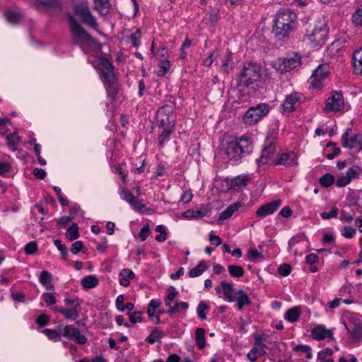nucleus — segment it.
<instances>
[{
    "mask_svg": "<svg viewBox=\"0 0 362 362\" xmlns=\"http://www.w3.org/2000/svg\"><path fill=\"white\" fill-rule=\"evenodd\" d=\"M252 148V142L248 138L243 136L228 142L224 148V153L228 161L235 164L245 154L250 153Z\"/></svg>",
    "mask_w": 362,
    "mask_h": 362,
    "instance_id": "nucleus-1",
    "label": "nucleus"
},
{
    "mask_svg": "<svg viewBox=\"0 0 362 362\" xmlns=\"http://www.w3.org/2000/svg\"><path fill=\"white\" fill-rule=\"evenodd\" d=\"M297 19L296 13L291 10H280L274 20V34L279 37H285L293 30Z\"/></svg>",
    "mask_w": 362,
    "mask_h": 362,
    "instance_id": "nucleus-2",
    "label": "nucleus"
},
{
    "mask_svg": "<svg viewBox=\"0 0 362 362\" xmlns=\"http://www.w3.org/2000/svg\"><path fill=\"white\" fill-rule=\"evenodd\" d=\"M98 65L102 73L103 81L106 88L107 96L113 101L118 93L113 64L110 59L100 57L98 58Z\"/></svg>",
    "mask_w": 362,
    "mask_h": 362,
    "instance_id": "nucleus-3",
    "label": "nucleus"
},
{
    "mask_svg": "<svg viewBox=\"0 0 362 362\" xmlns=\"http://www.w3.org/2000/svg\"><path fill=\"white\" fill-rule=\"evenodd\" d=\"M67 17L74 37V44L79 45L85 52V45L94 46L96 42L78 23L74 14L69 13Z\"/></svg>",
    "mask_w": 362,
    "mask_h": 362,
    "instance_id": "nucleus-4",
    "label": "nucleus"
},
{
    "mask_svg": "<svg viewBox=\"0 0 362 362\" xmlns=\"http://www.w3.org/2000/svg\"><path fill=\"white\" fill-rule=\"evenodd\" d=\"M260 67L255 63L245 64L238 75V86L247 87L260 77Z\"/></svg>",
    "mask_w": 362,
    "mask_h": 362,
    "instance_id": "nucleus-5",
    "label": "nucleus"
},
{
    "mask_svg": "<svg viewBox=\"0 0 362 362\" xmlns=\"http://www.w3.org/2000/svg\"><path fill=\"white\" fill-rule=\"evenodd\" d=\"M301 64V56L298 53L287 54L279 59L274 64V68L281 73L288 72L299 66Z\"/></svg>",
    "mask_w": 362,
    "mask_h": 362,
    "instance_id": "nucleus-6",
    "label": "nucleus"
},
{
    "mask_svg": "<svg viewBox=\"0 0 362 362\" xmlns=\"http://www.w3.org/2000/svg\"><path fill=\"white\" fill-rule=\"evenodd\" d=\"M269 111V106L265 103H259L255 106L250 107L244 115V122L252 125L266 116Z\"/></svg>",
    "mask_w": 362,
    "mask_h": 362,
    "instance_id": "nucleus-7",
    "label": "nucleus"
},
{
    "mask_svg": "<svg viewBox=\"0 0 362 362\" xmlns=\"http://www.w3.org/2000/svg\"><path fill=\"white\" fill-rule=\"evenodd\" d=\"M74 14L78 16L82 23L97 30L98 23L95 17L91 13L88 4L86 1L81 2L74 6Z\"/></svg>",
    "mask_w": 362,
    "mask_h": 362,
    "instance_id": "nucleus-8",
    "label": "nucleus"
},
{
    "mask_svg": "<svg viewBox=\"0 0 362 362\" xmlns=\"http://www.w3.org/2000/svg\"><path fill=\"white\" fill-rule=\"evenodd\" d=\"M329 75V65L322 64L319 65L314 71L310 79V87L319 89L322 86L323 81Z\"/></svg>",
    "mask_w": 362,
    "mask_h": 362,
    "instance_id": "nucleus-9",
    "label": "nucleus"
},
{
    "mask_svg": "<svg viewBox=\"0 0 362 362\" xmlns=\"http://www.w3.org/2000/svg\"><path fill=\"white\" fill-rule=\"evenodd\" d=\"M349 132H351V129H347L342 135L341 141L343 146L354 149V152L362 151V134H354L349 136Z\"/></svg>",
    "mask_w": 362,
    "mask_h": 362,
    "instance_id": "nucleus-10",
    "label": "nucleus"
},
{
    "mask_svg": "<svg viewBox=\"0 0 362 362\" xmlns=\"http://www.w3.org/2000/svg\"><path fill=\"white\" fill-rule=\"evenodd\" d=\"M275 150L274 137L272 134L268 133L264 141L262 154L259 159L257 160V164L261 165L267 163L269 159L273 156Z\"/></svg>",
    "mask_w": 362,
    "mask_h": 362,
    "instance_id": "nucleus-11",
    "label": "nucleus"
},
{
    "mask_svg": "<svg viewBox=\"0 0 362 362\" xmlns=\"http://www.w3.org/2000/svg\"><path fill=\"white\" fill-rule=\"evenodd\" d=\"M303 100V95L298 92H293L286 95L282 105L283 110L285 112L291 113L300 105Z\"/></svg>",
    "mask_w": 362,
    "mask_h": 362,
    "instance_id": "nucleus-12",
    "label": "nucleus"
},
{
    "mask_svg": "<svg viewBox=\"0 0 362 362\" xmlns=\"http://www.w3.org/2000/svg\"><path fill=\"white\" fill-rule=\"evenodd\" d=\"M62 335L69 340H76L80 344H85L88 341V339L81 335L79 329L74 325H66L62 329Z\"/></svg>",
    "mask_w": 362,
    "mask_h": 362,
    "instance_id": "nucleus-13",
    "label": "nucleus"
},
{
    "mask_svg": "<svg viewBox=\"0 0 362 362\" xmlns=\"http://www.w3.org/2000/svg\"><path fill=\"white\" fill-rule=\"evenodd\" d=\"M327 31L325 27L315 28L310 33L306 35V38L314 46L322 44L327 36Z\"/></svg>",
    "mask_w": 362,
    "mask_h": 362,
    "instance_id": "nucleus-14",
    "label": "nucleus"
},
{
    "mask_svg": "<svg viewBox=\"0 0 362 362\" xmlns=\"http://www.w3.org/2000/svg\"><path fill=\"white\" fill-rule=\"evenodd\" d=\"M347 332L350 333V339L353 342H357L362 340V322H350L349 323L343 322Z\"/></svg>",
    "mask_w": 362,
    "mask_h": 362,
    "instance_id": "nucleus-15",
    "label": "nucleus"
},
{
    "mask_svg": "<svg viewBox=\"0 0 362 362\" xmlns=\"http://www.w3.org/2000/svg\"><path fill=\"white\" fill-rule=\"evenodd\" d=\"M281 204V200L276 199L263 204L257 209L256 215L259 217L263 218L267 216L273 214L279 208Z\"/></svg>",
    "mask_w": 362,
    "mask_h": 362,
    "instance_id": "nucleus-16",
    "label": "nucleus"
},
{
    "mask_svg": "<svg viewBox=\"0 0 362 362\" xmlns=\"http://www.w3.org/2000/svg\"><path fill=\"white\" fill-rule=\"evenodd\" d=\"M274 165H281L286 168L296 165L297 156L293 151L279 154L274 162Z\"/></svg>",
    "mask_w": 362,
    "mask_h": 362,
    "instance_id": "nucleus-17",
    "label": "nucleus"
},
{
    "mask_svg": "<svg viewBox=\"0 0 362 362\" xmlns=\"http://www.w3.org/2000/svg\"><path fill=\"white\" fill-rule=\"evenodd\" d=\"M122 199L129 203V204L136 211H141L145 208V205L127 189H122L121 193Z\"/></svg>",
    "mask_w": 362,
    "mask_h": 362,
    "instance_id": "nucleus-18",
    "label": "nucleus"
},
{
    "mask_svg": "<svg viewBox=\"0 0 362 362\" xmlns=\"http://www.w3.org/2000/svg\"><path fill=\"white\" fill-rule=\"evenodd\" d=\"M313 339L322 340L327 339L329 341L333 340V333L331 329H327L323 325L315 327L311 332Z\"/></svg>",
    "mask_w": 362,
    "mask_h": 362,
    "instance_id": "nucleus-19",
    "label": "nucleus"
},
{
    "mask_svg": "<svg viewBox=\"0 0 362 362\" xmlns=\"http://www.w3.org/2000/svg\"><path fill=\"white\" fill-rule=\"evenodd\" d=\"M361 171L362 170L358 166H352L349 168L345 175H341V187L346 186L353 180L358 178Z\"/></svg>",
    "mask_w": 362,
    "mask_h": 362,
    "instance_id": "nucleus-20",
    "label": "nucleus"
},
{
    "mask_svg": "<svg viewBox=\"0 0 362 362\" xmlns=\"http://www.w3.org/2000/svg\"><path fill=\"white\" fill-rule=\"evenodd\" d=\"M55 311L59 312L64 316V317L67 320H76L80 315L81 308H54Z\"/></svg>",
    "mask_w": 362,
    "mask_h": 362,
    "instance_id": "nucleus-21",
    "label": "nucleus"
},
{
    "mask_svg": "<svg viewBox=\"0 0 362 362\" xmlns=\"http://www.w3.org/2000/svg\"><path fill=\"white\" fill-rule=\"evenodd\" d=\"M325 110L326 112L339 111V93L337 91L329 97L325 102Z\"/></svg>",
    "mask_w": 362,
    "mask_h": 362,
    "instance_id": "nucleus-22",
    "label": "nucleus"
},
{
    "mask_svg": "<svg viewBox=\"0 0 362 362\" xmlns=\"http://www.w3.org/2000/svg\"><path fill=\"white\" fill-rule=\"evenodd\" d=\"M94 9L98 11L102 16L109 13L111 5L109 0H93Z\"/></svg>",
    "mask_w": 362,
    "mask_h": 362,
    "instance_id": "nucleus-23",
    "label": "nucleus"
},
{
    "mask_svg": "<svg viewBox=\"0 0 362 362\" xmlns=\"http://www.w3.org/2000/svg\"><path fill=\"white\" fill-rule=\"evenodd\" d=\"M233 54L230 51H228L223 60L221 71L224 74H228L233 70Z\"/></svg>",
    "mask_w": 362,
    "mask_h": 362,
    "instance_id": "nucleus-24",
    "label": "nucleus"
},
{
    "mask_svg": "<svg viewBox=\"0 0 362 362\" xmlns=\"http://www.w3.org/2000/svg\"><path fill=\"white\" fill-rule=\"evenodd\" d=\"M353 66L356 73L362 75V47L353 54Z\"/></svg>",
    "mask_w": 362,
    "mask_h": 362,
    "instance_id": "nucleus-25",
    "label": "nucleus"
},
{
    "mask_svg": "<svg viewBox=\"0 0 362 362\" xmlns=\"http://www.w3.org/2000/svg\"><path fill=\"white\" fill-rule=\"evenodd\" d=\"M221 286L222 288L223 296L226 300L228 302H233L235 300V295L233 293V287L232 284L226 281L221 282Z\"/></svg>",
    "mask_w": 362,
    "mask_h": 362,
    "instance_id": "nucleus-26",
    "label": "nucleus"
},
{
    "mask_svg": "<svg viewBox=\"0 0 362 362\" xmlns=\"http://www.w3.org/2000/svg\"><path fill=\"white\" fill-rule=\"evenodd\" d=\"M235 294L239 296L236 300V305L239 310H241L245 305H250L252 304L251 300L243 290H238Z\"/></svg>",
    "mask_w": 362,
    "mask_h": 362,
    "instance_id": "nucleus-27",
    "label": "nucleus"
},
{
    "mask_svg": "<svg viewBox=\"0 0 362 362\" xmlns=\"http://www.w3.org/2000/svg\"><path fill=\"white\" fill-rule=\"evenodd\" d=\"M300 316V308L298 306H294L288 309L284 314V319L290 322H297Z\"/></svg>",
    "mask_w": 362,
    "mask_h": 362,
    "instance_id": "nucleus-28",
    "label": "nucleus"
},
{
    "mask_svg": "<svg viewBox=\"0 0 362 362\" xmlns=\"http://www.w3.org/2000/svg\"><path fill=\"white\" fill-rule=\"evenodd\" d=\"M119 276L121 277L119 284L124 287L128 286L129 285V281L135 277L134 273L129 269H122L119 272Z\"/></svg>",
    "mask_w": 362,
    "mask_h": 362,
    "instance_id": "nucleus-29",
    "label": "nucleus"
},
{
    "mask_svg": "<svg viewBox=\"0 0 362 362\" xmlns=\"http://www.w3.org/2000/svg\"><path fill=\"white\" fill-rule=\"evenodd\" d=\"M81 284L83 288L91 289L98 285L99 280L94 275H88L82 279Z\"/></svg>",
    "mask_w": 362,
    "mask_h": 362,
    "instance_id": "nucleus-30",
    "label": "nucleus"
},
{
    "mask_svg": "<svg viewBox=\"0 0 362 362\" xmlns=\"http://www.w3.org/2000/svg\"><path fill=\"white\" fill-rule=\"evenodd\" d=\"M240 206L241 204L239 202L230 205L226 210L220 214L218 221H224L229 218L233 213L240 207Z\"/></svg>",
    "mask_w": 362,
    "mask_h": 362,
    "instance_id": "nucleus-31",
    "label": "nucleus"
},
{
    "mask_svg": "<svg viewBox=\"0 0 362 362\" xmlns=\"http://www.w3.org/2000/svg\"><path fill=\"white\" fill-rule=\"evenodd\" d=\"M248 181V175H240L231 180L230 186L233 188L241 189L247 185Z\"/></svg>",
    "mask_w": 362,
    "mask_h": 362,
    "instance_id": "nucleus-32",
    "label": "nucleus"
},
{
    "mask_svg": "<svg viewBox=\"0 0 362 362\" xmlns=\"http://www.w3.org/2000/svg\"><path fill=\"white\" fill-rule=\"evenodd\" d=\"M265 354H266L265 349L262 348V347L252 346V348L248 352L247 356V358L251 362H255V361H257V360L259 357L263 356L264 355H265Z\"/></svg>",
    "mask_w": 362,
    "mask_h": 362,
    "instance_id": "nucleus-33",
    "label": "nucleus"
},
{
    "mask_svg": "<svg viewBox=\"0 0 362 362\" xmlns=\"http://www.w3.org/2000/svg\"><path fill=\"white\" fill-rule=\"evenodd\" d=\"M320 183L322 187H328L332 184L335 183L337 187H339V179L334 180V176L330 173H326L320 178Z\"/></svg>",
    "mask_w": 362,
    "mask_h": 362,
    "instance_id": "nucleus-34",
    "label": "nucleus"
},
{
    "mask_svg": "<svg viewBox=\"0 0 362 362\" xmlns=\"http://www.w3.org/2000/svg\"><path fill=\"white\" fill-rule=\"evenodd\" d=\"M157 124L159 128L170 127V126L175 128V119L165 115L163 117L157 116Z\"/></svg>",
    "mask_w": 362,
    "mask_h": 362,
    "instance_id": "nucleus-35",
    "label": "nucleus"
},
{
    "mask_svg": "<svg viewBox=\"0 0 362 362\" xmlns=\"http://www.w3.org/2000/svg\"><path fill=\"white\" fill-rule=\"evenodd\" d=\"M207 269L206 263L202 260L194 267L189 271L188 275L191 278L199 276Z\"/></svg>",
    "mask_w": 362,
    "mask_h": 362,
    "instance_id": "nucleus-36",
    "label": "nucleus"
},
{
    "mask_svg": "<svg viewBox=\"0 0 362 362\" xmlns=\"http://www.w3.org/2000/svg\"><path fill=\"white\" fill-rule=\"evenodd\" d=\"M39 281L47 289H53L52 284V274L47 271H42L39 277Z\"/></svg>",
    "mask_w": 362,
    "mask_h": 362,
    "instance_id": "nucleus-37",
    "label": "nucleus"
},
{
    "mask_svg": "<svg viewBox=\"0 0 362 362\" xmlns=\"http://www.w3.org/2000/svg\"><path fill=\"white\" fill-rule=\"evenodd\" d=\"M161 129H163L162 132L158 138V146L160 147H163L165 142L169 141L170 136L173 133L175 128H172V127L170 126V127H165Z\"/></svg>",
    "mask_w": 362,
    "mask_h": 362,
    "instance_id": "nucleus-38",
    "label": "nucleus"
},
{
    "mask_svg": "<svg viewBox=\"0 0 362 362\" xmlns=\"http://www.w3.org/2000/svg\"><path fill=\"white\" fill-rule=\"evenodd\" d=\"M7 146L12 151H16L18 149V144L20 141V138L16 133H10L6 136Z\"/></svg>",
    "mask_w": 362,
    "mask_h": 362,
    "instance_id": "nucleus-39",
    "label": "nucleus"
},
{
    "mask_svg": "<svg viewBox=\"0 0 362 362\" xmlns=\"http://www.w3.org/2000/svg\"><path fill=\"white\" fill-rule=\"evenodd\" d=\"M205 330L203 328H197L195 332V339L197 347L199 349H202L204 348L206 345L205 341Z\"/></svg>",
    "mask_w": 362,
    "mask_h": 362,
    "instance_id": "nucleus-40",
    "label": "nucleus"
},
{
    "mask_svg": "<svg viewBox=\"0 0 362 362\" xmlns=\"http://www.w3.org/2000/svg\"><path fill=\"white\" fill-rule=\"evenodd\" d=\"M168 308H169L166 311V313H168V314L177 313H180L182 310H186L187 309H188L189 304L187 302L176 301L174 306H173L171 305L170 307H168Z\"/></svg>",
    "mask_w": 362,
    "mask_h": 362,
    "instance_id": "nucleus-41",
    "label": "nucleus"
},
{
    "mask_svg": "<svg viewBox=\"0 0 362 362\" xmlns=\"http://www.w3.org/2000/svg\"><path fill=\"white\" fill-rule=\"evenodd\" d=\"M164 336L163 332L160 330L158 328L153 329L148 337L146 338V341L149 344H154L156 341H160V339Z\"/></svg>",
    "mask_w": 362,
    "mask_h": 362,
    "instance_id": "nucleus-42",
    "label": "nucleus"
},
{
    "mask_svg": "<svg viewBox=\"0 0 362 362\" xmlns=\"http://www.w3.org/2000/svg\"><path fill=\"white\" fill-rule=\"evenodd\" d=\"M66 237L70 241L76 240L79 237L78 226L77 223H73L67 228L66 231Z\"/></svg>",
    "mask_w": 362,
    "mask_h": 362,
    "instance_id": "nucleus-43",
    "label": "nucleus"
},
{
    "mask_svg": "<svg viewBox=\"0 0 362 362\" xmlns=\"http://www.w3.org/2000/svg\"><path fill=\"white\" fill-rule=\"evenodd\" d=\"M6 19L12 24L18 23L21 19V15L20 13L8 10L4 13Z\"/></svg>",
    "mask_w": 362,
    "mask_h": 362,
    "instance_id": "nucleus-44",
    "label": "nucleus"
},
{
    "mask_svg": "<svg viewBox=\"0 0 362 362\" xmlns=\"http://www.w3.org/2000/svg\"><path fill=\"white\" fill-rule=\"evenodd\" d=\"M174 108L172 105H165L160 107L157 112L158 117L167 116L175 118Z\"/></svg>",
    "mask_w": 362,
    "mask_h": 362,
    "instance_id": "nucleus-45",
    "label": "nucleus"
},
{
    "mask_svg": "<svg viewBox=\"0 0 362 362\" xmlns=\"http://www.w3.org/2000/svg\"><path fill=\"white\" fill-rule=\"evenodd\" d=\"M228 271L230 275L234 278H240L244 275V269L238 265L231 264L228 267Z\"/></svg>",
    "mask_w": 362,
    "mask_h": 362,
    "instance_id": "nucleus-46",
    "label": "nucleus"
},
{
    "mask_svg": "<svg viewBox=\"0 0 362 362\" xmlns=\"http://www.w3.org/2000/svg\"><path fill=\"white\" fill-rule=\"evenodd\" d=\"M37 3L50 9H59L61 6L59 0H40Z\"/></svg>",
    "mask_w": 362,
    "mask_h": 362,
    "instance_id": "nucleus-47",
    "label": "nucleus"
},
{
    "mask_svg": "<svg viewBox=\"0 0 362 362\" xmlns=\"http://www.w3.org/2000/svg\"><path fill=\"white\" fill-rule=\"evenodd\" d=\"M168 293L165 298V303L168 307H170L173 300L175 298V297L178 294V292L177 291L176 288L173 286H170L168 288Z\"/></svg>",
    "mask_w": 362,
    "mask_h": 362,
    "instance_id": "nucleus-48",
    "label": "nucleus"
},
{
    "mask_svg": "<svg viewBox=\"0 0 362 362\" xmlns=\"http://www.w3.org/2000/svg\"><path fill=\"white\" fill-rule=\"evenodd\" d=\"M339 41L338 40L334 41L331 45L327 48V54L332 57H339Z\"/></svg>",
    "mask_w": 362,
    "mask_h": 362,
    "instance_id": "nucleus-49",
    "label": "nucleus"
},
{
    "mask_svg": "<svg viewBox=\"0 0 362 362\" xmlns=\"http://www.w3.org/2000/svg\"><path fill=\"white\" fill-rule=\"evenodd\" d=\"M42 332L51 340L59 341L61 339V334L55 329H45Z\"/></svg>",
    "mask_w": 362,
    "mask_h": 362,
    "instance_id": "nucleus-50",
    "label": "nucleus"
},
{
    "mask_svg": "<svg viewBox=\"0 0 362 362\" xmlns=\"http://www.w3.org/2000/svg\"><path fill=\"white\" fill-rule=\"evenodd\" d=\"M127 315H129L131 324H135L142 321V312L141 311L128 312Z\"/></svg>",
    "mask_w": 362,
    "mask_h": 362,
    "instance_id": "nucleus-51",
    "label": "nucleus"
},
{
    "mask_svg": "<svg viewBox=\"0 0 362 362\" xmlns=\"http://www.w3.org/2000/svg\"><path fill=\"white\" fill-rule=\"evenodd\" d=\"M329 149L333 150V152L327 153L326 157L328 159L332 160L339 153V148H336L334 144L330 143L327 145L325 151H328Z\"/></svg>",
    "mask_w": 362,
    "mask_h": 362,
    "instance_id": "nucleus-52",
    "label": "nucleus"
},
{
    "mask_svg": "<svg viewBox=\"0 0 362 362\" xmlns=\"http://www.w3.org/2000/svg\"><path fill=\"white\" fill-rule=\"evenodd\" d=\"M160 305V302L156 300H151L148 305L147 313L150 317L155 314L156 308Z\"/></svg>",
    "mask_w": 362,
    "mask_h": 362,
    "instance_id": "nucleus-53",
    "label": "nucleus"
},
{
    "mask_svg": "<svg viewBox=\"0 0 362 362\" xmlns=\"http://www.w3.org/2000/svg\"><path fill=\"white\" fill-rule=\"evenodd\" d=\"M64 303L67 308H81V300L78 298H66Z\"/></svg>",
    "mask_w": 362,
    "mask_h": 362,
    "instance_id": "nucleus-54",
    "label": "nucleus"
},
{
    "mask_svg": "<svg viewBox=\"0 0 362 362\" xmlns=\"http://www.w3.org/2000/svg\"><path fill=\"white\" fill-rule=\"evenodd\" d=\"M191 46V41L188 38H186L185 41L183 42L182 47H180V59H185L187 55V52L185 51L186 49L189 48Z\"/></svg>",
    "mask_w": 362,
    "mask_h": 362,
    "instance_id": "nucleus-55",
    "label": "nucleus"
},
{
    "mask_svg": "<svg viewBox=\"0 0 362 362\" xmlns=\"http://www.w3.org/2000/svg\"><path fill=\"white\" fill-rule=\"evenodd\" d=\"M209 306L206 303L204 302H200L197 306V315L198 317L201 320H205L206 319V314L204 313V310H208Z\"/></svg>",
    "mask_w": 362,
    "mask_h": 362,
    "instance_id": "nucleus-56",
    "label": "nucleus"
},
{
    "mask_svg": "<svg viewBox=\"0 0 362 362\" xmlns=\"http://www.w3.org/2000/svg\"><path fill=\"white\" fill-rule=\"evenodd\" d=\"M338 209L336 206H334L331 209L329 212L324 211L321 213L320 216L323 219H329L332 218H336L338 215Z\"/></svg>",
    "mask_w": 362,
    "mask_h": 362,
    "instance_id": "nucleus-57",
    "label": "nucleus"
},
{
    "mask_svg": "<svg viewBox=\"0 0 362 362\" xmlns=\"http://www.w3.org/2000/svg\"><path fill=\"white\" fill-rule=\"evenodd\" d=\"M170 62L168 59H165L161 62L160 69L158 71V75L159 76H164L167 71L170 69Z\"/></svg>",
    "mask_w": 362,
    "mask_h": 362,
    "instance_id": "nucleus-58",
    "label": "nucleus"
},
{
    "mask_svg": "<svg viewBox=\"0 0 362 362\" xmlns=\"http://www.w3.org/2000/svg\"><path fill=\"white\" fill-rule=\"evenodd\" d=\"M356 229L351 226H345L343 228L341 234L346 238H352L356 234Z\"/></svg>",
    "mask_w": 362,
    "mask_h": 362,
    "instance_id": "nucleus-59",
    "label": "nucleus"
},
{
    "mask_svg": "<svg viewBox=\"0 0 362 362\" xmlns=\"http://www.w3.org/2000/svg\"><path fill=\"white\" fill-rule=\"evenodd\" d=\"M294 350L296 351H300L306 354V358H310L312 357L310 347L308 345H297L294 347Z\"/></svg>",
    "mask_w": 362,
    "mask_h": 362,
    "instance_id": "nucleus-60",
    "label": "nucleus"
},
{
    "mask_svg": "<svg viewBox=\"0 0 362 362\" xmlns=\"http://www.w3.org/2000/svg\"><path fill=\"white\" fill-rule=\"evenodd\" d=\"M35 322L40 327H42L49 323V317L46 314H41L36 318Z\"/></svg>",
    "mask_w": 362,
    "mask_h": 362,
    "instance_id": "nucleus-61",
    "label": "nucleus"
},
{
    "mask_svg": "<svg viewBox=\"0 0 362 362\" xmlns=\"http://www.w3.org/2000/svg\"><path fill=\"white\" fill-rule=\"evenodd\" d=\"M291 271V267L288 264H282L278 269V273L281 276H288Z\"/></svg>",
    "mask_w": 362,
    "mask_h": 362,
    "instance_id": "nucleus-62",
    "label": "nucleus"
},
{
    "mask_svg": "<svg viewBox=\"0 0 362 362\" xmlns=\"http://www.w3.org/2000/svg\"><path fill=\"white\" fill-rule=\"evenodd\" d=\"M353 19L356 25H362V5L353 14Z\"/></svg>",
    "mask_w": 362,
    "mask_h": 362,
    "instance_id": "nucleus-63",
    "label": "nucleus"
},
{
    "mask_svg": "<svg viewBox=\"0 0 362 362\" xmlns=\"http://www.w3.org/2000/svg\"><path fill=\"white\" fill-rule=\"evenodd\" d=\"M37 250V245L35 242L32 241L28 243L25 247V252L28 255L34 254Z\"/></svg>",
    "mask_w": 362,
    "mask_h": 362,
    "instance_id": "nucleus-64",
    "label": "nucleus"
}]
</instances>
